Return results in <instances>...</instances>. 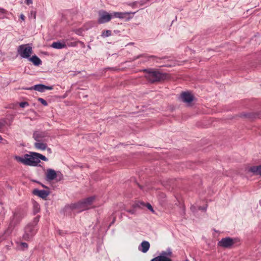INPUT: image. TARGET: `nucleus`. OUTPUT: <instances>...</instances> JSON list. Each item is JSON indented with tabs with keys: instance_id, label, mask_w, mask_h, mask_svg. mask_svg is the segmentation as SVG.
Listing matches in <instances>:
<instances>
[{
	"instance_id": "nucleus-3",
	"label": "nucleus",
	"mask_w": 261,
	"mask_h": 261,
	"mask_svg": "<svg viewBox=\"0 0 261 261\" xmlns=\"http://www.w3.org/2000/svg\"><path fill=\"white\" fill-rule=\"evenodd\" d=\"M95 199L94 197H90L85 199L77 203L71 205V207L73 210H76L78 212L83 211L89 208Z\"/></svg>"
},
{
	"instance_id": "nucleus-15",
	"label": "nucleus",
	"mask_w": 261,
	"mask_h": 261,
	"mask_svg": "<svg viewBox=\"0 0 261 261\" xmlns=\"http://www.w3.org/2000/svg\"><path fill=\"white\" fill-rule=\"evenodd\" d=\"M150 248V244L148 241H144L139 247V250L143 253H146Z\"/></svg>"
},
{
	"instance_id": "nucleus-23",
	"label": "nucleus",
	"mask_w": 261,
	"mask_h": 261,
	"mask_svg": "<svg viewBox=\"0 0 261 261\" xmlns=\"http://www.w3.org/2000/svg\"><path fill=\"white\" fill-rule=\"evenodd\" d=\"M34 207H35V209L36 212V213L38 212H39V209H40V206H39V205L37 203L35 202V203H34Z\"/></svg>"
},
{
	"instance_id": "nucleus-32",
	"label": "nucleus",
	"mask_w": 261,
	"mask_h": 261,
	"mask_svg": "<svg viewBox=\"0 0 261 261\" xmlns=\"http://www.w3.org/2000/svg\"><path fill=\"white\" fill-rule=\"evenodd\" d=\"M42 186L43 187H44V188H47V187H45V186H44V185H42Z\"/></svg>"
},
{
	"instance_id": "nucleus-20",
	"label": "nucleus",
	"mask_w": 261,
	"mask_h": 261,
	"mask_svg": "<svg viewBox=\"0 0 261 261\" xmlns=\"http://www.w3.org/2000/svg\"><path fill=\"white\" fill-rule=\"evenodd\" d=\"M29 60L36 66H39L41 63V60L36 55L30 58Z\"/></svg>"
},
{
	"instance_id": "nucleus-21",
	"label": "nucleus",
	"mask_w": 261,
	"mask_h": 261,
	"mask_svg": "<svg viewBox=\"0 0 261 261\" xmlns=\"http://www.w3.org/2000/svg\"><path fill=\"white\" fill-rule=\"evenodd\" d=\"M112 34V32L110 30H106L102 32L101 36L103 37H107L110 36Z\"/></svg>"
},
{
	"instance_id": "nucleus-34",
	"label": "nucleus",
	"mask_w": 261,
	"mask_h": 261,
	"mask_svg": "<svg viewBox=\"0 0 261 261\" xmlns=\"http://www.w3.org/2000/svg\"><path fill=\"white\" fill-rule=\"evenodd\" d=\"M5 239L0 240V242L2 241V240H4Z\"/></svg>"
},
{
	"instance_id": "nucleus-18",
	"label": "nucleus",
	"mask_w": 261,
	"mask_h": 261,
	"mask_svg": "<svg viewBox=\"0 0 261 261\" xmlns=\"http://www.w3.org/2000/svg\"><path fill=\"white\" fill-rule=\"evenodd\" d=\"M249 171L255 175H261V165L256 166H252L249 168Z\"/></svg>"
},
{
	"instance_id": "nucleus-30",
	"label": "nucleus",
	"mask_w": 261,
	"mask_h": 261,
	"mask_svg": "<svg viewBox=\"0 0 261 261\" xmlns=\"http://www.w3.org/2000/svg\"><path fill=\"white\" fill-rule=\"evenodd\" d=\"M20 18H21L22 20H24L25 16H24V15H23V14H21V15H20Z\"/></svg>"
},
{
	"instance_id": "nucleus-5",
	"label": "nucleus",
	"mask_w": 261,
	"mask_h": 261,
	"mask_svg": "<svg viewBox=\"0 0 261 261\" xmlns=\"http://www.w3.org/2000/svg\"><path fill=\"white\" fill-rule=\"evenodd\" d=\"M146 78L150 82H158L164 78V75L157 71L148 70L145 75Z\"/></svg>"
},
{
	"instance_id": "nucleus-29",
	"label": "nucleus",
	"mask_w": 261,
	"mask_h": 261,
	"mask_svg": "<svg viewBox=\"0 0 261 261\" xmlns=\"http://www.w3.org/2000/svg\"><path fill=\"white\" fill-rule=\"evenodd\" d=\"M4 126V122L0 121V129Z\"/></svg>"
},
{
	"instance_id": "nucleus-19",
	"label": "nucleus",
	"mask_w": 261,
	"mask_h": 261,
	"mask_svg": "<svg viewBox=\"0 0 261 261\" xmlns=\"http://www.w3.org/2000/svg\"><path fill=\"white\" fill-rule=\"evenodd\" d=\"M34 146L36 149L38 150H44L47 148V144L41 142L36 141V142L34 143Z\"/></svg>"
},
{
	"instance_id": "nucleus-31",
	"label": "nucleus",
	"mask_w": 261,
	"mask_h": 261,
	"mask_svg": "<svg viewBox=\"0 0 261 261\" xmlns=\"http://www.w3.org/2000/svg\"><path fill=\"white\" fill-rule=\"evenodd\" d=\"M3 140V138L0 136V141Z\"/></svg>"
},
{
	"instance_id": "nucleus-6",
	"label": "nucleus",
	"mask_w": 261,
	"mask_h": 261,
	"mask_svg": "<svg viewBox=\"0 0 261 261\" xmlns=\"http://www.w3.org/2000/svg\"><path fill=\"white\" fill-rule=\"evenodd\" d=\"M172 251L171 248L162 251L160 255L152 258L150 261H172Z\"/></svg>"
},
{
	"instance_id": "nucleus-22",
	"label": "nucleus",
	"mask_w": 261,
	"mask_h": 261,
	"mask_svg": "<svg viewBox=\"0 0 261 261\" xmlns=\"http://www.w3.org/2000/svg\"><path fill=\"white\" fill-rule=\"evenodd\" d=\"M38 100L44 106H46L47 105V102L42 98H38Z\"/></svg>"
},
{
	"instance_id": "nucleus-11",
	"label": "nucleus",
	"mask_w": 261,
	"mask_h": 261,
	"mask_svg": "<svg viewBox=\"0 0 261 261\" xmlns=\"http://www.w3.org/2000/svg\"><path fill=\"white\" fill-rule=\"evenodd\" d=\"M47 137L48 135L45 132L37 130L33 134V138L37 142L45 141V138Z\"/></svg>"
},
{
	"instance_id": "nucleus-24",
	"label": "nucleus",
	"mask_w": 261,
	"mask_h": 261,
	"mask_svg": "<svg viewBox=\"0 0 261 261\" xmlns=\"http://www.w3.org/2000/svg\"><path fill=\"white\" fill-rule=\"evenodd\" d=\"M19 106L21 108H24L26 106H28L29 103L27 102H21L19 103Z\"/></svg>"
},
{
	"instance_id": "nucleus-1",
	"label": "nucleus",
	"mask_w": 261,
	"mask_h": 261,
	"mask_svg": "<svg viewBox=\"0 0 261 261\" xmlns=\"http://www.w3.org/2000/svg\"><path fill=\"white\" fill-rule=\"evenodd\" d=\"M15 159L25 165L30 166H36L40 163V160L48 161L44 155L35 152H30L28 154H25L23 157L15 156Z\"/></svg>"
},
{
	"instance_id": "nucleus-35",
	"label": "nucleus",
	"mask_w": 261,
	"mask_h": 261,
	"mask_svg": "<svg viewBox=\"0 0 261 261\" xmlns=\"http://www.w3.org/2000/svg\"><path fill=\"white\" fill-rule=\"evenodd\" d=\"M186 261H188V260H186Z\"/></svg>"
},
{
	"instance_id": "nucleus-9",
	"label": "nucleus",
	"mask_w": 261,
	"mask_h": 261,
	"mask_svg": "<svg viewBox=\"0 0 261 261\" xmlns=\"http://www.w3.org/2000/svg\"><path fill=\"white\" fill-rule=\"evenodd\" d=\"M112 19L111 14L107 12L101 10L98 12V22L100 24L104 23L109 21Z\"/></svg>"
},
{
	"instance_id": "nucleus-27",
	"label": "nucleus",
	"mask_w": 261,
	"mask_h": 261,
	"mask_svg": "<svg viewBox=\"0 0 261 261\" xmlns=\"http://www.w3.org/2000/svg\"><path fill=\"white\" fill-rule=\"evenodd\" d=\"M25 3L27 5H29L30 4H32L33 3L32 0H25Z\"/></svg>"
},
{
	"instance_id": "nucleus-33",
	"label": "nucleus",
	"mask_w": 261,
	"mask_h": 261,
	"mask_svg": "<svg viewBox=\"0 0 261 261\" xmlns=\"http://www.w3.org/2000/svg\"><path fill=\"white\" fill-rule=\"evenodd\" d=\"M34 18H36V14H35V13L34 14Z\"/></svg>"
},
{
	"instance_id": "nucleus-13",
	"label": "nucleus",
	"mask_w": 261,
	"mask_h": 261,
	"mask_svg": "<svg viewBox=\"0 0 261 261\" xmlns=\"http://www.w3.org/2000/svg\"><path fill=\"white\" fill-rule=\"evenodd\" d=\"M180 97L182 100L187 103H190L193 100V96L189 92H182Z\"/></svg>"
},
{
	"instance_id": "nucleus-2",
	"label": "nucleus",
	"mask_w": 261,
	"mask_h": 261,
	"mask_svg": "<svg viewBox=\"0 0 261 261\" xmlns=\"http://www.w3.org/2000/svg\"><path fill=\"white\" fill-rule=\"evenodd\" d=\"M24 216V214L20 209H16L13 212V216L11 218L9 226L4 233L8 236L10 235L12 233L13 228L20 222Z\"/></svg>"
},
{
	"instance_id": "nucleus-16",
	"label": "nucleus",
	"mask_w": 261,
	"mask_h": 261,
	"mask_svg": "<svg viewBox=\"0 0 261 261\" xmlns=\"http://www.w3.org/2000/svg\"><path fill=\"white\" fill-rule=\"evenodd\" d=\"M50 46L56 49H62L66 47V44L64 41L54 42Z\"/></svg>"
},
{
	"instance_id": "nucleus-28",
	"label": "nucleus",
	"mask_w": 261,
	"mask_h": 261,
	"mask_svg": "<svg viewBox=\"0 0 261 261\" xmlns=\"http://www.w3.org/2000/svg\"><path fill=\"white\" fill-rule=\"evenodd\" d=\"M6 12V11L3 8H0V14H4ZM0 18H1V17L0 16Z\"/></svg>"
},
{
	"instance_id": "nucleus-25",
	"label": "nucleus",
	"mask_w": 261,
	"mask_h": 261,
	"mask_svg": "<svg viewBox=\"0 0 261 261\" xmlns=\"http://www.w3.org/2000/svg\"><path fill=\"white\" fill-rule=\"evenodd\" d=\"M20 246L22 248H27L28 247V245L27 243H21L20 244Z\"/></svg>"
},
{
	"instance_id": "nucleus-14",
	"label": "nucleus",
	"mask_w": 261,
	"mask_h": 261,
	"mask_svg": "<svg viewBox=\"0 0 261 261\" xmlns=\"http://www.w3.org/2000/svg\"><path fill=\"white\" fill-rule=\"evenodd\" d=\"M33 194L42 199H45L49 194V192L46 190H40L37 189H34Z\"/></svg>"
},
{
	"instance_id": "nucleus-8",
	"label": "nucleus",
	"mask_w": 261,
	"mask_h": 261,
	"mask_svg": "<svg viewBox=\"0 0 261 261\" xmlns=\"http://www.w3.org/2000/svg\"><path fill=\"white\" fill-rule=\"evenodd\" d=\"M236 243V239L226 237L222 238L221 241L218 243V245L223 248H230Z\"/></svg>"
},
{
	"instance_id": "nucleus-17",
	"label": "nucleus",
	"mask_w": 261,
	"mask_h": 261,
	"mask_svg": "<svg viewBox=\"0 0 261 261\" xmlns=\"http://www.w3.org/2000/svg\"><path fill=\"white\" fill-rule=\"evenodd\" d=\"M130 13V12H113L111 13L112 18L113 17H116L122 19L125 18L126 15Z\"/></svg>"
},
{
	"instance_id": "nucleus-7",
	"label": "nucleus",
	"mask_w": 261,
	"mask_h": 261,
	"mask_svg": "<svg viewBox=\"0 0 261 261\" xmlns=\"http://www.w3.org/2000/svg\"><path fill=\"white\" fill-rule=\"evenodd\" d=\"M46 179L48 181L53 180L57 177L58 180L60 181L63 179V175L60 171L56 172L52 169H47L45 172Z\"/></svg>"
},
{
	"instance_id": "nucleus-12",
	"label": "nucleus",
	"mask_w": 261,
	"mask_h": 261,
	"mask_svg": "<svg viewBox=\"0 0 261 261\" xmlns=\"http://www.w3.org/2000/svg\"><path fill=\"white\" fill-rule=\"evenodd\" d=\"M53 87L52 86H47L42 84H39L35 85L28 89L29 90H35L39 92H44L46 90H52Z\"/></svg>"
},
{
	"instance_id": "nucleus-4",
	"label": "nucleus",
	"mask_w": 261,
	"mask_h": 261,
	"mask_svg": "<svg viewBox=\"0 0 261 261\" xmlns=\"http://www.w3.org/2000/svg\"><path fill=\"white\" fill-rule=\"evenodd\" d=\"M32 51V47L30 44L19 45L17 49L18 54L23 58H29Z\"/></svg>"
},
{
	"instance_id": "nucleus-26",
	"label": "nucleus",
	"mask_w": 261,
	"mask_h": 261,
	"mask_svg": "<svg viewBox=\"0 0 261 261\" xmlns=\"http://www.w3.org/2000/svg\"><path fill=\"white\" fill-rule=\"evenodd\" d=\"M146 207H147V208L148 210H149L152 212H154L153 209V208H152V206L150 204L147 203V205H146Z\"/></svg>"
},
{
	"instance_id": "nucleus-10",
	"label": "nucleus",
	"mask_w": 261,
	"mask_h": 261,
	"mask_svg": "<svg viewBox=\"0 0 261 261\" xmlns=\"http://www.w3.org/2000/svg\"><path fill=\"white\" fill-rule=\"evenodd\" d=\"M36 233V229L35 226L28 225L25 228V233L23 238L25 240L31 239Z\"/></svg>"
}]
</instances>
